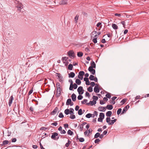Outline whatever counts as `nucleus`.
I'll use <instances>...</instances> for the list:
<instances>
[{
    "label": "nucleus",
    "instance_id": "nucleus-1",
    "mask_svg": "<svg viewBox=\"0 0 149 149\" xmlns=\"http://www.w3.org/2000/svg\"><path fill=\"white\" fill-rule=\"evenodd\" d=\"M16 6L18 11L22 13L24 12V10H23V5L21 3L17 1V3Z\"/></svg>",
    "mask_w": 149,
    "mask_h": 149
},
{
    "label": "nucleus",
    "instance_id": "nucleus-2",
    "mask_svg": "<svg viewBox=\"0 0 149 149\" xmlns=\"http://www.w3.org/2000/svg\"><path fill=\"white\" fill-rule=\"evenodd\" d=\"M106 122L108 123L109 125H113L114 123L115 122L117 119H115L113 120H110V118L109 117H107L106 119Z\"/></svg>",
    "mask_w": 149,
    "mask_h": 149
},
{
    "label": "nucleus",
    "instance_id": "nucleus-3",
    "mask_svg": "<svg viewBox=\"0 0 149 149\" xmlns=\"http://www.w3.org/2000/svg\"><path fill=\"white\" fill-rule=\"evenodd\" d=\"M58 136V134L56 132H54L52 133V135L51 136V138L52 139L55 140H57L59 138V136L56 137Z\"/></svg>",
    "mask_w": 149,
    "mask_h": 149
},
{
    "label": "nucleus",
    "instance_id": "nucleus-4",
    "mask_svg": "<svg viewBox=\"0 0 149 149\" xmlns=\"http://www.w3.org/2000/svg\"><path fill=\"white\" fill-rule=\"evenodd\" d=\"M69 56L71 58H73L74 57V54L72 50H70L68 52Z\"/></svg>",
    "mask_w": 149,
    "mask_h": 149
},
{
    "label": "nucleus",
    "instance_id": "nucleus-5",
    "mask_svg": "<svg viewBox=\"0 0 149 149\" xmlns=\"http://www.w3.org/2000/svg\"><path fill=\"white\" fill-rule=\"evenodd\" d=\"M77 91L79 95L82 94L84 92V90L83 89V87L81 86L79 87L77 89Z\"/></svg>",
    "mask_w": 149,
    "mask_h": 149
},
{
    "label": "nucleus",
    "instance_id": "nucleus-6",
    "mask_svg": "<svg viewBox=\"0 0 149 149\" xmlns=\"http://www.w3.org/2000/svg\"><path fill=\"white\" fill-rule=\"evenodd\" d=\"M61 88H57L56 93V95L57 97H59L61 94Z\"/></svg>",
    "mask_w": 149,
    "mask_h": 149
},
{
    "label": "nucleus",
    "instance_id": "nucleus-7",
    "mask_svg": "<svg viewBox=\"0 0 149 149\" xmlns=\"http://www.w3.org/2000/svg\"><path fill=\"white\" fill-rule=\"evenodd\" d=\"M130 106L129 105H127L123 109L122 112L121 114H124L126 113V111L129 108Z\"/></svg>",
    "mask_w": 149,
    "mask_h": 149
},
{
    "label": "nucleus",
    "instance_id": "nucleus-8",
    "mask_svg": "<svg viewBox=\"0 0 149 149\" xmlns=\"http://www.w3.org/2000/svg\"><path fill=\"white\" fill-rule=\"evenodd\" d=\"M94 91L96 93H98L99 92L100 90L98 88V85L97 84H96L94 88Z\"/></svg>",
    "mask_w": 149,
    "mask_h": 149
},
{
    "label": "nucleus",
    "instance_id": "nucleus-9",
    "mask_svg": "<svg viewBox=\"0 0 149 149\" xmlns=\"http://www.w3.org/2000/svg\"><path fill=\"white\" fill-rule=\"evenodd\" d=\"M68 1L67 0H61L59 2V4L60 5H66Z\"/></svg>",
    "mask_w": 149,
    "mask_h": 149
},
{
    "label": "nucleus",
    "instance_id": "nucleus-10",
    "mask_svg": "<svg viewBox=\"0 0 149 149\" xmlns=\"http://www.w3.org/2000/svg\"><path fill=\"white\" fill-rule=\"evenodd\" d=\"M96 103V101L95 100H93V101H90L89 103H87L86 104L87 105H89L90 104L91 106H93Z\"/></svg>",
    "mask_w": 149,
    "mask_h": 149
},
{
    "label": "nucleus",
    "instance_id": "nucleus-11",
    "mask_svg": "<svg viewBox=\"0 0 149 149\" xmlns=\"http://www.w3.org/2000/svg\"><path fill=\"white\" fill-rule=\"evenodd\" d=\"M91 66H90L88 69H93V68H96V65L94 61H93L91 63Z\"/></svg>",
    "mask_w": 149,
    "mask_h": 149
},
{
    "label": "nucleus",
    "instance_id": "nucleus-12",
    "mask_svg": "<svg viewBox=\"0 0 149 149\" xmlns=\"http://www.w3.org/2000/svg\"><path fill=\"white\" fill-rule=\"evenodd\" d=\"M14 100V98L13 96H11L10 97L9 100L8 105L9 107H10L13 101Z\"/></svg>",
    "mask_w": 149,
    "mask_h": 149
},
{
    "label": "nucleus",
    "instance_id": "nucleus-13",
    "mask_svg": "<svg viewBox=\"0 0 149 149\" xmlns=\"http://www.w3.org/2000/svg\"><path fill=\"white\" fill-rule=\"evenodd\" d=\"M105 107L100 106L98 108V110L100 111H105L106 110Z\"/></svg>",
    "mask_w": 149,
    "mask_h": 149
},
{
    "label": "nucleus",
    "instance_id": "nucleus-14",
    "mask_svg": "<svg viewBox=\"0 0 149 149\" xmlns=\"http://www.w3.org/2000/svg\"><path fill=\"white\" fill-rule=\"evenodd\" d=\"M58 109V108L56 107L54 109V110L51 112V114L52 115H54L55 114L57 111Z\"/></svg>",
    "mask_w": 149,
    "mask_h": 149
},
{
    "label": "nucleus",
    "instance_id": "nucleus-15",
    "mask_svg": "<svg viewBox=\"0 0 149 149\" xmlns=\"http://www.w3.org/2000/svg\"><path fill=\"white\" fill-rule=\"evenodd\" d=\"M69 82H70V86L69 87V90L70 91H72V86H73V81H72V80L71 79H70L69 80Z\"/></svg>",
    "mask_w": 149,
    "mask_h": 149
},
{
    "label": "nucleus",
    "instance_id": "nucleus-16",
    "mask_svg": "<svg viewBox=\"0 0 149 149\" xmlns=\"http://www.w3.org/2000/svg\"><path fill=\"white\" fill-rule=\"evenodd\" d=\"M71 98L73 101H75L76 100V96L75 94L73 93L71 95Z\"/></svg>",
    "mask_w": 149,
    "mask_h": 149
},
{
    "label": "nucleus",
    "instance_id": "nucleus-17",
    "mask_svg": "<svg viewBox=\"0 0 149 149\" xmlns=\"http://www.w3.org/2000/svg\"><path fill=\"white\" fill-rule=\"evenodd\" d=\"M75 73L72 72H71L68 74V77L69 78H73L75 76Z\"/></svg>",
    "mask_w": 149,
    "mask_h": 149
},
{
    "label": "nucleus",
    "instance_id": "nucleus-18",
    "mask_svg": "<svg viewBox=\"0 0 149 149\" xmlns=\"http://www.w3.org/2000/svg\"><path fill=\"white\" fill-rule=\"evenodd\" d=\"M88 70L91 72V73L93 75H94L95 74V70L93 69H90L89 68V69H88Z\"/></svg>",
    "mask_w": 149,
    "mask_h": 149
},
{
    "label": "nucleus",
    "instance_id": "nucleus-19",
    "mask_svg": "<svg viewBox=\"0 0 149 149\" xmlns=\"http://www.w3.org/2000/svg\"><path fill=\"white\" fill-rule=\"evenodd\" d=\"M97 35L95 34L94 36V38L93 39L92 41L94 43H97Z\"/></svg>",
    "mask_w": 149,
    "mask_h": 149
},
{
    "label": "nucleus",
    "instance_id": "nucleus-20",
    "mask_svg": "<svg viewBox=\"0 0 149 149\" xmlns=\"http://www.w3.org/2000/svg\"><path fill=\"white\" fill-rule=\"evenodd\" d=\"M112 27L113 29L115 30L117 29H118L117 25L115 24H112Z\"/></svg>",
    "mask_w": 149,
    "mask_h": 149
},
{
    "label": "nucleus",
    "instance_id": "nucleus-21",
    "mask_svg": "<svg viewBox=\"0 0 149 149\" xmlns=\"http://www.w3.org/2000/svg\"><path fill=\"white\" fill-rule=\"evenodd\" d=\"M71 101L72 100L70 98H68L66 102V105H69V104H70L71 102Z\"/></svg>",
    "mask_w": 149,
    "mask_h": 149
},
{
    "label": "nucleus",
    "instance_id": "nucleus-22",
    "mask_svg": "<svg viewBox=\"0 0 149 149\" xmlns=\"http://www.w3.org/2000/svg\"><path fill=\"white\" fill-rule=\"evenodd\" d=\"M107 109L109 110H111L113 108V107L111 105H107V107H106Z\"/></svg>",
    "mask_w": 149,
    "mask_h": 149
},
{
    "label": "nucleus",
    "instance_id": "nucleus-23",
    "mask_svg": "<svg viewBox=\"0 0 149 149\" xmlns=\"http://www.w3.org/2000/svg\"><path fill=\"white\" fill-rule=\"evenodd\" d=\"M78 128H79L80 131L81 132L83 130V126L81 124H79Z\"/></svg>",
    "mask_w": 149,
    "mask_h": 149
},
{
    "label": "nucleus",
    "instance_id": "nucleus-24",
    "mask_svg": "<svg viewBox=\"0 0 149 149\" xmlns=\"http://www.w3.org/2000/svg\"><path fill=\"white\" fill-rule=\"evenodd\" d=\"M112 112L110 111H107L106 113V115L107 117H110L112 114Z\"/></svg>",
    "mask_w": 149,
    "mask_h": 149
},
{
    "label": "nucleus",
    "instance_id": "nucleus-25",
    "mask_svg": "<svg viewBox=\"0 0 149 149\" xmlns=\"http://www.w3.org/2000/svg\"><path fill=\"white\" fill-rule=\"evenodd\" d=\"M85 73L83 71H80L79 73L78 76H83L84 74Z\"/></svg>",
    "mask_w": 149,
    "mask_h": 149
},
{
    "label": "nucleus",
    "instance_id": "nucleus-26",
    "mask_svg": "<svg viewBox=\"0 0 149 149\" xmlns=\"http://www.w3.org/2000/svg\"><path fill=\"white\" fill-rule=\"evenodd\" d=\"M64 113L66 115H68L69 114H70V110L68 109H65L64 111Z\"/></svg>",
    "mask_w": 149,
    "mask_h": 149
},
{
    "label": "nucleus",
    "instance_id": "nucleus-27",
    "mask_svg": "<svg viewBox=\"0 0 149 149\" xmlns=\"http://www.w3.org/2000/svg\"><path fill=\"white\" fill-rule=\"evenodd\" d=\"M71 141L69 140L68 141V142L65 145V146L66 147H68L69 145L71 143Z\"/></svg>",
    "mask_w": 149,
    "mask_h": 149
},
{
    "label": "nucleus",
    "instance_id": "nucleus-28",
    "mask_svg": "<svg viewBox=\"0 0 149 149\" xmlns=\"http://www.w3.org/2000/svg\"><path fill=\"white\" fill-rule=\"evenodd\" d=\"M83 53L81 52H79L77 53V55L79 57H81L83 55Z\"/></svg>",
    "mask_w": 149,
    "mask_h": 149
},
{
    "label": "nucleus",
    "instance_id": "nucleus-29",
    "mask_svg": "<svg viewBox=\"0 0 149 149\" xmlns=\"http://www.w3.org/2000/svg\"><path fill=\"white\" fill-rule=\"evenodd\" d=\"M75 82L78 85H80L81 82V80L79 79H77L76 80Z\"/></svg>",
    "mask_w": 149,
    "mask_h": 149
},
{
    "label": "nucleus",
    "instance_id": "nucleus-30",
    "mask_svg": "<svg viewBox=\"0 0 149 149\" xmlns=\"http://www.w3.org/2000/svg\"><path fill=\"white\" fill-rule=\"evenodd\" d=\"M73 66L72 64H70L69 65L68 67V69L70 70H72V69Z\"/></svg>",
    "mask_w": 149,
    "mask_h": 149
},
{
    "label": "nucleus",
    "instance_id": "nucleus-31",
    "mask_svg": "<svg viewBox=\"0 0 149 149\" xmlns=\"http://www.w3.org/2000/svg\"><path fill=\"white\" fill-rule=\"evenodd\" d=\"M99 117L100 118H102L103 119L104 118V113H100Z\"/></svg>",
    "mask_w": 149,
    "mask_h": 149
},
{
    "label": "nucleus",
    "instance_id": "nucleus-32",
    "mask_svg": "<svg viewBox=\"0 0 149 149\" xmlns=\"http://www.w3.org/2000/svg\"><path fill=\"white\" fill-rule=\"evenodd\" d=\"M70 114H74V109L72 108H70Z\"/></svg>",
    "mask_w": 149,
    "mask_h": 149
},
{
    "label": "nucleus",
    "instance_id": "nucleus-33",
    "mask_svg": "<svg viewBox=\"0 0 149 149\" xmlns=\"http://www.w3.org/2000/svg\"><path fill=\"white\" fill-rule=\"evenodd\" d=\"M79 16L77 15L74 18V22L75 23H77V22L79 18Z\"/></svg>",
    "mask_w": 149,
    "mask_h": 149
},
{
    "label": "nucleus",
    "instance_id": "nucleus-34",
    "mask_svg": "<svg viewBox=\"0 0 149 149\" xmlns=\"http://www.w3.org/2000/svg\"><path fill=\"white\" fill-rule=\"evenodd\" d=\"M76 118L75 115L73 114H70V118L71 119H74Z\"/></svg>",
    "mask_w": 149,
    "mask_h": 149
},
{
    "label": "nucleus",
    "instance_id": "nucleus-35",
    "mask_svg": "<svg viewBox=\"0 0 149 149\" xmlns=\"http://www.w3.org/2000/svg\"><path fill=\"white\" fill-rule=\"evenodd\" d=\"M67 133L68 134L70 135H72L73 134V132L71 131L70 130H68Z\"/></svg>",
    "mask_w": 149,
    "mask_h": 149
},
{
    "label": "nucleus",
    "instance_id": "nucleus-36",
    "mask_svg": "<svg viewBox=\"0 0 149 149\" xmlns=\"http://www.w3.org/2000/svg\"><path fill=\"white\" fill-rule=\"evenodd\" d=\"M94 77H95L94 76L91 75L89 77V79L93 81L94 80Z\"/></svg>",
    "mask_w": 149,
    "mask_h": 149
},
{
    "label": "nucleus",
    "instance_id": "nucleus-37",
    "mask_svg": "<svg viewBox=\"0 0 149 149\" xmlns=\"http://www.w3.org/2000/svg\"><path fill=\"white\" fill-rule=\"evenodd\" d=\"M72 89L74 88V89H76L77 87V84L75 83H74L73 84V86H72Z\"/></svg>",
    "mask_w": 149,
    "mask_h": 149
},
{
    "label": "nucleus",
    "instance_id": "nucleus-38",
    "mask_svg": "<svg viewBox=\"0 0 149 149\" xmlns=\"http://www.w3.org/2000/svg\"><path fill=\"white\" fill-rule=\"evenodd\" d=\"M87 90L89 92H91L93 91V88L91 86H89L87 88Z\"/></svg>",
    "mask_w": 149,
    "mask_h": 149
},
{
    "label": "nucleus",
    "instance_id": "nucleus-39",
    "mask_svg": "<svg viewBox=\"0 0 149 149\" xmlns=\"http://www.w3.org/2000/svg\"><path fill=\"white\" fill-rule=\"evenodd\" d=\"M78 113V114L79 115H81L83 114L82 109H79Z\"/></svg>",
    "mask_w": 149,
    "mask_h": 149
},
{
    "label": "nucleus",
    "instance_id": "nucleus-40",
    "mask_svg": "<svg viewBox=\"0 0 149 149\" xmlns=\"http://www.w3.org/2000/svg\"><path fill=\"white\" fill-rule=\"evenodd\" d=\"M100 135V133L99 132L97 133L94 136V138H97L98 137H99Z\"/></svg>",
    "mask_w": 149,
    "mask_h": 149
},
{
    "label": "nucleus",
    "instance_id": "nucleus-41",
    "mask_svg": "<svg viewBox=\"0 0 149 149\" xmlns=\"http://www.w3.org/2000/svg\"><path fill=\"white\" fill-rule=\"evenodd\" d=\"M91 114L90 113H88L86 115V117L87 118H90L91 117Z\"/></svg>",
    "mask_w": 149,
    "mask_h": 149
},
{
    "label": "nucleus",
    "instance_id": "nucleus-42",
    "mask_svg": "<svg viewBox=\"0 0 149 149\" xmlns=\"http://www.w3.org/2000/svg\"><path fill=\"white\" fill-rule=\"evenodd\" d=\"M92 98L93 99V100H95L96 101L98 100V97L97 96L93 95V96Z\"/></svg>",
    "mask_w": 149,
    "mask_h": 149
},
{
    "label": "nucleus",
    "instance_id": "nucleus-43",
    "mask_svg": "<svg viewBox=\"0 0 149 149\" xmlns=\"http://www.w3.org/2000/svg\"><path fill=\"white\" fill-rule=\"evenodd\" d=\"M90 133V130H87L84 132V134L85 135H86L88 134V136Z\"/></svg>",
    "mask_w": 149,
    "mask_h": 149
},
{
    "label": "nucleus",
    "instance_id": "nucleus-44",
    "mask_svg": "<svg viewBox=\"0 0 149 149\" xmlns=\"http://www.w3.org/2000/svg\"><path fill=\"white\" fill-rule=\"evenodd\" d=\"M122 111V109L121 108L119 109L117 111V114L119 115L121 113Z\"/></svg>",
    "mask_w": 149,
    "mask_h": 149
},
{
    "label": "nucleus",
    "instance_id": "nucleus-45",
    "mask_svg": "<svg viewBox=\"0 0 149 149\" xmlns=\"http://www.w3.org/2000/svg\"><path fill=\"white\" fill-rule=\"evenodd\" d=\"M105 96L107 98H110L111 97L110 94L109 93H107Z\"/></svg>",
    "mask_w": 149,
    "mask_h": 149
},
{
    "label": "nucleus",
    "instance_id": "nucleus-46",
    "mask_svg": "<svg viewBox=\"0 0 149 149\" xmlns=\"http://www.w3.org/2000/svg\"><path fill=\"white\" fill-rule=\"evenodd\" d=\"M126 102V100L125 99H123L120 101V103L121 104H124Z\"/></svg>",
    "mask_w": 149,
    "mask_h": 149
},
{
    "label": "nucleus",
    "instance_id": "nucleus-47",
    "mask_svg": "<svg viewBox=\"0 0 149 149\" xmlns=\"http://www.w3.org/2000/svg\"><path fill=\"white\" fill-rule=\"evenodd\" d=\"M87 101L88 100L87 99H84L83 101L81 102V103L82 104H84L86 103Z\"/></svg>",
    "mask_w": 149,
    "mask_h": 149
},
{
    "label": "nucleus",
    "instance_id": "nucleus-48",
    "mask_svg": "<svg viewBox=\"0 0 149 149\" xmlns=\"http://www.w3.org/2000/svg\"><path fill=\"white\" fill-rule=\"evenodd\" d=\"M79 140L80 142H82L84 141V139L83 138L81 137L79 138Z\"/></svg>",
    "mask_w": 149,
    "mask_h": 149
},
{
    "label": "nucleus",
    "instance_id": "nucleus-49",
    "mask_svg": "<svg viewBox=\"0 0 149 149\" xmlns=\"http://www.w3.org/2000/svg\"><path fill=\"white\" fill-rule=\"evenodd\" d=\"M58 117L60 118H62L64 117V116L62 112H60L58 115Z\"/></svg>",
    "mask_w": 149,
    "mask_h": 149
},
{
    "label": "nucleus",
    "instance_id": "nucleus-50",
    "mask_svg": "<svg viewBox=\"0 0 149 149\" xmlns=\"http://www.w3.org/2000/svg\"><path fill=\"white\" fill-rule=\"evenodd\" d=\"M8 143V141L7 140L4 141L3 142V143L4 145H6Z\"/></svg>",
    "mask_w": 149,
    "mask_h": 149
},
{
    "label": "nucleus",
    "instance_id": "nucleus-51",
    "mask_svg": "<svg viewBox=\"0 0 149 149\" xmlns=\"http://www.w3.org/2000/svg\"><path fill=\"white\" fill-rule=\"evenodd\" d=\"M83 98V97L81 95H79L77 97L78 99V100H81Z\"/></svg>",
    "mask_w": 149,
    "mask_h": 149
},
{
    "label": "nucleus",
    "instance_id": "nucleus-52",
    "mask_svg": "<svg viewBox=\"0 0 149 149\" xmlns=\"http://www.w3.org/2000/svg\"><path fill=\"white\" fill-rule=\"evenodd\" d=\"M57 75L56 76L58 77V78L60 79L61 77V75L59 73H56Z\"/></svg>",
    "mask_w": 149,
    "mask_h": 149
},
{
    "label": "nucleus",
    "instance_id": "nucleus-53",
    "mask_svg": "<svg viewBox=\"0 0 149 149\" xmlns=\"http://www.w3.org/2000/svg\"><path fill=\"white\" fill-rule=\"evenodd\" d=\"M100 141V140L99 139H96L94 141L95 143H98Z\"/></svg>",
    "mask_w": 149,
    "mask_h": 149
},
{
    "label": "nucleus",
    "instance_id": "nucleus-54",
    "mask_svg": "<svg viewBox=\"0 0 149 149\" xmlns=\"http://www.w3.org/2000/svg\"><path fill=\"white\" fill-rule=\"evenodd\" d=\"M56 88H61L60 84L59 82H57L56 83Z\"/></svg>",
    "mask_w": 149,
    "mask_h": 149
},
{
    "label": "nucleus",
    "instance_id": "nucleus-55",
    "mask_svg": "<svg viewBox=\"0 0 149 149\" xmlns=\"http://www.w3.org/2000/svg\"><path fill=\"white\" fill-rule=\"evenodd\" d=\"M97 32V31H94L93 32H92V33L91 34V36H95L94 34H96Z\"/></svg>",
    "mask_w": 149,
    "mask_h": 149
},
{
    "label": "nucleus",
    "instance_id": "nucleus-56",
    "mask_svg": "<svg viewBox=\"0 0 149 149\" xmlns=\"http://www.w3.org/2000/svg\"><path fill=\"white\" fill-rule=\"evenodd\" d=\"M103 119L102 118L99 117L98 119V122H102V120H103Z\"/></svg>",
    "mask_w": 149,
    "mask_h": 149
},
{
    "label": "nucleus",
    "instance_id": "nucleus-57",
    "mask_svg": "<svg viewBox=\"0 0 149 149\" xmlns=\"http://www.w3.org/2000/svg\"><path fill=\"white\" fill-rule=\"evenodd\" d=\"M60 133L61 134H65L66 133V132L64 130H62L60 131Z\"/></svg>",
    "mask_w": 149,
    "mask_h": 149
},
{
    "label": "nucleus",
    "instance_id": "nucleus-58",
    "mask_svg": "<svg viewBox=\"0 0 149 149\" xmlns=\"http://www.w3.org/2000/svg\"><path fill=\"white\" fill-rule=\"evenodd\" d=\"M58 124L57 122H56L55 123H52L51 124V125L56 126Z\"/></svg>",
    "mask_w": 149,
    "mask_h": 149
},
{
    "label": "nucleus",
    "instance_id": "nucleus-59",
    "mask_svg": "<svg viewBox=\"0 0 149 149\" xmlns=\"http://www.w3.org/2000/svg\"><path fill=\"white\" fill-rule=\"evenodd\" d=\"M68 125L67 124H64V126L65 128H66L68 127Z\"/></svg>",
    "mask_w": 149,
    "mask_h": 149
},
{
    "label": "nucleus",
    "instance_id": "nucleus-60",
    "mask_svg": "<svg viewBox=\"0 0 149 149\" xmlns=\"http://www.w3.org/2000/svg\"><path fill=\"white\" fill-rule=\"evenodd\" d=\"M33 88H32L29 92L28 95H30L33 92Z\"/></svg>",
    "mask_w": 149,
    "mask_h": 149
},
{
    "label": "nucleus",
    "instance_id": "nucleus-61",
    "mask_svg": "<svg viewBox=\"0 0 149 149\" xmlns=\"http://www.w3.org/2000/svg\"><path fill=\"white\" fill-rule=\"evenodd\" d=\"M121 23L123 25V26L124 27H125V21H122L121 22Z\"/></svg>",
    "mask_w": 149,
    "mask_h": 149
},
{
    "label": "nucleus",
    "instance_id": "nucleus-62",
    "mask_svg": "<svg viewBox=\"0 0 149 149\" xmlns=\"http://www.w3.org/2000/svg\"><path fill=\"white\" fill-rule=\"evenodd\" d=\"M68 57H62V59L63 61L65 60V61H67V59H68Z\"/></svg>",
    "mask_w": 149,
    "mask_h": 149
},
{
    "label": "nucleus",
    "instance_id": "nucleus-63",
    "mask_svg": "<svg viewBox=\"0 0 149 149\" xmlns=\"http://www.w3.org/2000/svg\"><path fill=\"white\" fill-rule=\"evenodd\" d=\"M85 95L86 96H88L89 97L90 96L89 93L87 91H86V93Z\"/></svg>",
    "mask_w": 149,
    "mask_h": 149
},
{
    "label": "nucleus",
    "instance_id": "nucleus-64",
    "mask_svg": "<svg viewBox=\"0 0 149 149\" xmlns=\"http://www.w3.org/2000/svg\"><path fill=\"white\" fill-rule=\"evenodd\" d=\"M79 106H78V105L76 106L75 108V110L76 111H77L79 110Z\"/></svg>",
    "mask_w": 149,
    "mask_h": 149
}]
</instances>
